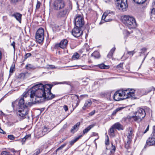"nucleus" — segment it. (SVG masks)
<instances>
[{
	"mask_svg": "<svg viewBox=\"0 0 155 155\" xmlns=\"http://www.w3.org/2000/svg\"><path fill=\"white\" fill-rule=\"evenodd\" d=\"M53 85L47 84L43 85L41 84L35 85L30 89L24 93L23 97L19 100L18 104V108L17 114L21 120L25 118L28 114V109L25 101L26 98L28 97L31 98V103L28 102L31 105V103L35 104L43 102L45 99L47 100H51L55 97V95L51 92Z\"/></svg>",
	"mask_w": 155,
	"mask_h": 155,
	"instance_id": "obj_1",
	"label": "nucleus"
},
{
	"mask_svg": "<svg viewBox=\"0 0 155 155\" xmlns=\"http://www.w3.org/2000/svg\"><path fill=\"white\" fill-rule=\"evenodd\" d=\"M123 22L130 29L135 28L137 25L135 18L132 16L125 15L123 17Z\"/></svg>",
	"mask_w": 155,
	"mask_h": 155,
	"instance_id": "obj_2",
	"label": "nucleus"
},
{
	"mask_svg": "<svg viewBox=\"0 0 155 155\" xmlns=\"http://www.w3.org/2000/svg\"><path fill=\"white\" fill-rule=\"evenodd\" d=\"M134 114L135 116H132L131 118H133L134 121L138 122H140L146 115L144 110L139 107L137 109V111Z\"/></svg>",
	"mask_w": 155,
	"mask_h": 155,
	"instance_id": "obj_3",
	"label": "nucleus"
},
{
	"mask_svg": "<svg viewBox=\"0 0 155 155\" xmlns=\"http://www.w3.org/2000/svg\"><path fill=\"white\" fill-rule=\"evenodd\" d=\"M115 2L117 8L123 11L126 10L128 7L127 0H116Z\"/></svg>",
	"mask_w": 155,
	"mask_h": 155,
	"instance_id": "obj_4",
	"label": "nucleus"
},
{
	"mask_svg": "<svg viewBox=\"0 0 155 155\" xmlns=\"http://www.w3.org/2000/svg\"><path fill=\"white\" fill-rule=\"evenodd\" d=\"M44 38V30L42 28H39L37 31L35 35L36 41L39 43H42Z\"/></svg>",
	"mask_w": 155,
	"mask_h": 155,
	"instance_id": "obj_5",
	"label": "nucleus"
},
{
	"mask_svg": "<svg viewBox=\"0 0 155 155\" xmlns=\"http://www.w3.org/2000/svg\"><path fill=\"white\" fill-rule=\"evenodd\" d=\"M65 6L63 0H55L53 3V8L55 10H59L64 8Z\"/></svg>",
	"mask_w": 155,
	"mask_h": 155,
	"instance_id": "obj_6",
	"label": "nucleus"
},
{
	"mask_svg": "<svg viewBox=\"0 0 155 155\" xmlns=\"http://www.w3.org/2000/svg\"><path fill=\"white\" fill-rule=\"evenodd\" d=\"M134 89L130 90L129 89H127L122 91L121 93L123 98L125 99L130 97H134Z\"/></svg>",
	"mask_w": 155,
	"mask_h": 155,
	"instance_id": "obj_7",
	"label": "nucleus"
},
{
	"mask_svg": "<svg viewBox=\"0 0 155 155\" xmlns=\"http://www.w3.org/2000/svg\"><path fill=\"white\" fill-rule=\"evenodd\" d=\"M74 24L77 28L82 27L84 24V18L80 15H78L75 20Z\"/></svg>",
	"mask_w": 155,
	"mask_h": 155,
	"instance_id": "obj_8",
	"label": "nucleus"
},
{
	"mask_svg": "<svg viewBox=\"0 0 155 155\" xmlns=\"http://www.w3.org/2000/svg\"><path fill=\"white\" fill-rule=\"evenodd\" d=\"M134 130L130 127H129L127 129V143H131L132 139L133 138L134 134Z\"/></svg>",
	"mask_w": 155,
	"mask_h": 155,
	"instance_id": "obj_9",
	"label": "nucleus"
},
{
	"mask_svg": "<svg viewBox=\"0 0 155 155\" xmlns=\"http://www.w3.org/2000/svg\"><path fill=\"white\" fill-rule=\"evenodd\" d=\"M68 41L66 39H64L58 44L55 45V47L57 49L61 48L62 49L66 48L68 45Z\"/></svg>",
	"mask_w": 155,
	"mask_h": 155,
	"instance_id": "obj_10",
	"label": "nucleus"
},
{
	"mask_svg": "<svg viewBox=\"0 0 155 155\" xmlns=\"http://www.w3.org/2000/svg\"><path fill=\"white\" fill-rule=\"evenodd\" d=\"M110 14L112 15H114L113 12H111L110 10L107 11V12L104 13L102 17V20H104L106 22H108L111 21L112 20L111 19H109L108 18V16H110V15H109Z\"/></svg>",
	"mask_w": 155,
	"mask_h": 155,
	"instance_id": "obj_11",
	"label": "nucleus"
},
{
	"mask_svg": "<svg viewBox=\"0 0 155 155\" xmlns=\"http://www.w3.org/2000/svg\"><path fill=\"white\" fill-rule=\"evenodd\" d=\"M83 33V31L79 28H74L72 30V34L75 37H80Z\"/></svg>",
	"mask_w": 155,
	"mask_h": 155,
	"instance_id": "obj_12",
	"label": "nucleus"
},
{
	"mask_svg": "<svg viewBox=\"0 0 155 155\" xmlns=\"http://www.w3.org/2000/svg\"><path fill=\"white\" fill-rule=\"evenodd\" d=\"M147 144L149 146H155V136L151 134L150 137L147 140Z\"/></svg>",
	"mask_w": 155,
	"mask_h": 155,
	"instance_id": "obj_13",
	"label": "nucleus"
},
{
	"mask_svg": "<svg viewBox=\"0 0 155 155\" xmlns=\"http://www.w3.org/2000/svg\"><path fill=\"white\" fill-rule=\"evenodd\" d=\"M121 97L122 96L121 93L119 91H116L114 95V99L115 101H119L124 99L123 97L122 98Z\"/></svg>",
	"mask_w": 155,
	"mask_h": 155,
	"instance_id": "obj_14",
	"label": "nucleus"
},
{
	"mask_svg": "<svg viewBox=\"0 0 155 155\" xmlns=\"http://www.w3.org/2000/svg\"><path fill=\"white\" fill-rule=\"evenodd\" d=\"M22 15L19 13L16 12L12 15V17H14L20 23H21Z\"/></svg>",
	"mask_w": 155,
	"mask_h": 155,
	"instance_id": "obj_15",
	"label": "nucleus"
},
{
	"mask_svg": "<svg viewBox=\"0 0 155 155\" xmlns=\"http://www.w3.org/2000/svg\"><path fill=\"white\" fill-rule=\"evenodd\" d=\"M80 123L78 122L76 123L75 125L72 128L70 132L71 133L74 134L77 131L78 129V128L80 126Z\"/></svg>",
	"mask_w": 155,
	"mask_h": 155,
	"instance_id": "obj_16",
	"label": "nucleus"
},
{
	"mask_svg": "<svg viewBox=\"0 0 155 155\" xmlns=\"http://www.w3.org/2000/svg\"><path fill=\"white\" fill-rule=\"evenodd\" d=\"M115 129L118 130H123V126L119 123H116L112 125Z\"/></svg>",
	"mask_w": 155,
	"mask_h": 155,
	"instance_id": "obj_17",
	"label": "nucleus"
},
{
	"mask_svg": "<svg viewBox=\"0 0 155 155\" xmlns=\"http://www.w3.org/2000/svg\"><path fill=\"white\" fill-rule=\"evenodd\" d=\"M67 12L68 11L66 9H64L61 11L58 12V16L60 17L64 16L66 15Z\"/></svg>",
	"mask_w": 155,
	"mask_h": 155,
	"instance_id": "obj_18",
	"label": "nucleus"
},
{
	"mask_svg": "<svg viewBox=\"0 0 155 155\" xmlns=\"http://www.w3.org/2000/svg\"><path fill=\"white\" fill-rule=\"evenodd\" d=\"M92 102L91 100H88L86 101L83 107L84 110H85L87 108L89 107L91 104Z\"/></svg>",
	"mask_w": 155,
	"mask_h": 155,
	"instance_id": "obj_19",
	"label": "nucleus"
},
{
	"mask_svg": "<svg viewBox=\"0 0 155 155\" xmlns=\"http://www.w3.org/2000/svg\"><path fill=\"white\" fill-rule=\"evenodd\" d=\"M95 125V124H92L88 126L86 128L83 130V135L87 133Z\"/></svg>",
	"mask_w": 155,
	"mask_h": 155,
	"instance_id": "obj_20",
	"label": "nucleus"
},
{
	"mask_svg": "<svg viewBox=\"0 0 155 155\" xmlns=\"http://www.w3.org/2000/svg\"><path fill=\"white\" fill-rule=\"evenodd\" d=\"M152 4L153 6L150 13L151 16V17L155 18V2H153Z\"/></svg>",
	"mask_w": 155,
	"mask_h": 155,
	"instance_id": "obj_21",
	"label": "nucleus"
},
{
	"mask_svg": "<svg viewBox=\"0 0 155 155\" xmlns=\"http://www.w3.org/2000/svg\"><path fill=\"white\" fill-rule=\"evenodd\" d=\"M115 129L113 126L110 127V130L109 131V135L112 137H114V129Z\"/></svg>",
	"mask_w": 155,
	"mask_h": 155,
	"instance_id": "obj_22",
	"label": "nucleus"
},
{
	"mask_svg": "<svg viewBox=\"0 0 155 155\" xmlns=\"http://www.w3.org/2000/svg\"><path fill=\"white\" fill-rule=\"evenodd\" d=\"M47 128L46 127H44L41 132V134H38V135H39V136L41 137L43 136L47 132Z\"/></svg>",
	"mask_w": 155,
	"mask_h": 155,
	"instance_id": "obj_23",
	"label": "nucleus"
},
{
	"mask_svg": "<svg viewBox=\"0 0 155 155\" xmlns=\"http://www.w3.org/2000/svg\"><path fill=\"white\" fill-rule=\"evenodd\" d=\"M116 48L115 47H113L110 51L108 54L107 56L109 58H110L112 57L113 53L115 51Z\"/></svg>",
	"mask_w": 155,
	"mask_h": 155,
	"instance_id": "obj_24",
	"label": "nucleus"
},
{
	"mask_svg": "<svg viewBox=\"0 0 155 155\" xmlns=\"http://www.w3.org/2000/svg\"><path fill=\"white\" fill-rule=\"evenodd\" d=\"M25 68L28 70H34L36 68L35 66L31 64H27Z\"/></svg>",
	"mask_w": 155,
	"mask_h": 155,
	"instance_id": "obj_25",
	"label": "nucleus"
},
{
	"mask_svg": "<svg viewBox=\"0 0 155 155\" xmlns=\"http://www.w3.org/2000/svg\"><path fill=\"white\" fill-rule=\"evenodd\" d=\"M124 108V107H119L117 109H116L115 110H114L113 112H112V116H114L116 115V113L119 111L123 109Z\"/></svg>",
	"mask_w": 155,
	"mask_h": 155,
	"instance_id": "obj_26",
	"label": "nucleus"
},
{
	"mask_svg": "<svg viewBox=\"0 0 155 155\" xmlns=\"http://www.w3.org/2000/svg\"><path fill=\"white\" fill-rule=\"evenodd\" d=\"M91 56L94 58H98L100 57V54L98 51H95L91 54Z\"/></svg>",
	"mask_w": 155,
	"mask_h": 155,
	"instance_id": "obj_27",
	"label": "nucleus"
},
{
	"mask_svg": "<svg viewBox=\"0 0 155 155\" xmlns=\"http://www.w3.org/2000/svg\"><path fill=\"white\" fill-rule=\"evenodd\" d=\"M97 66L101 69H107L109 68V66L106 65L104 64H98L97 65Z\"/></svg>",
	"mask_w": 155,
	"mask_h": 155,
	"instance_id": "obj_28",
	"label": "nucleus"
},
{
	"mask_svg": "<svg viewBox=\"0 0 155 155\" xmlns=\"http://www.w3.org/2000/svg\"><path fill=\"white\" fill-rule=\"evenodd\" d=\"M79 57L80 55L79 54L77 53H76L74 54L72 56V58L73 60H75L78 59L79 58Z\"/></svg>",
	"mask_w": 155,
	"mask_h": 155,
	"instance_id": "obj_29",
	"label": "nucleus"
},
{
	"mask_svg": "<svg viewBox=\"0 0 155 155\" xmlns=\"http://www.w3.org/2000/svg\"><path fill=\"white\" fill-rule=\"evenodd\" d=\"M133 1L138 4H142L144 3L146 0H133Z\"/></svg>",
	"mask_w": 155,
	"mask_h": 155,
	"instance_id": "obj_30",
	"label": "nucleus"
},
{
	"mask_svg": "<svg viewBox=\"0 0 155 155\" xmlns=\"http://www.w3.org/2000/svg\"><path fill=\"white\" fill-rule=\"evenodd\" d=\"M15 70V65H12L10 67V73L12 74L13 72Z\"/></svg>",
	"mask_w": 155,
	"mask_h": 155,
	"instance_id": "obj_31",
	"label": "nucleus"
},
{
	"mask_svg": "<svg viewBox=\"0 0 155 155\" xmlns=\"http://www.w3.org/2000/svg\"><path fill=\"white\" fill-rule=\"evenodd\" d=\"M112 146L111 148L110 152L112 153H114L116 150V147L114 145L113 143H111Z\"/></svg>",
	"mask_w": 155,
	"mask_h": 155,
	"instance_id": "obj_32",
	"label": "nucleus"
},
{
	"mask_svg": "<svg viewBox=\"0 0 155 155\" xmlns=\"http://www.w3.org/2000/svg\"><path fill=\"white\" fill-rule=\"evenodd\" d=\"M155 88L153 87H152L149 88H148V89L147 90V92H146L145 93V94H147L148 93L151 92L152 91H155Z\"/></svg>",
	"mask_w": 155,
	"mask_h": 155,
	"instance_id": "obj_33",
	"label": "nucleus"
},
{
	"mask_svg": "<svg viewBox=\"0 0 155 155\" xmlns=\"http://www.w3.org/2000/svg\"><path fill=\"white\" fill-rule=\"evenodd\" d=\"M41 3L39 1H37V4L36 5V8H35V10H38L40 7V5H41Z\"/></svg>",
	"mask_w": 155,
	"mask_h": 155,
	"instance_id": "obj_34",
	"label": "nucleus"
},
{
	"mask_svg": "<svg viewBox=\"0 0 155 155\" xmlns=\"http://www.w3.org/2000/svg\"><path fill=\"white\" fill-rule=\"evenodd\" d=\"M117 68L119 70H121L123 68V63H120L117 65Z\"/></svg>",
	"mask_w": 155,
	"mask_h": 155,
	"instance_id": "obj_35",
	"label": "nucleus"
},
{
	"mask_svg": "<svg viewBox=\"0 0 155 155\" xmlns=\"http://www.w3.org/2000/svg\"><path fill=\"white\" fill-rule=\"evenodd\" d=\"M1 155H14L12 154L11 153H10L4 151H3L1 153Z\"/></svg>",
	"mask_w": 155,
	"mask_h": 155,
	"instance_id": "obj_36",
	"label": "nucleus"
},
{
	"mask_svg": "<svg viewBox=\"0 0 155 155\" xmlns=\"http://www.w3.org/2000/svg\"><path fill=\"white\" fill-rule=\"evenodd\" d=\"M91 67L90 66L85 65L82 66L81 69L83 70H90L89 68Z\"/></svg>",
	"mask_w": 155,
	"mask_h": 155,
	"instance_id": "obj_37",
	"label": "nucleus"
},
{
	"mask_svg": "<svg viewBox=\"0 0 155 155\" xmlns=\"http://www.w3.org/2000/svg\"><path fill=\"white\" fill-rule=\"evenodd\" d=\"M66 144L65 143L64 144L61 145L56 150V152H57L58 150H62V148L66 146Z\"/></svg>",
	"mask_w": 155,
	"mask_h": 155,
	"instance_id": "obj_38",
	"label": "nucleus"
},
{
	"mask_svg": "<svg viewBox=\"0 0 155 155\" xmlns=\"http://www.w3.org/2000/svg\"><path fill=\"white\" fill-rule=\"evenodd\" d=\"M135 53V52L134 51H127V54H128L129 55L131 56H133Z\"/></svg>",
	"mask_w": 155,
	"mask_h": 155,
	"instance_id": "obj_39",
	"label": "nucleus"
},
{
	"mask_svg": "<svg viewBox=\"0 0 155 155\" xmlns=\"http://www.w3.org/2000/svg\"><path fill=\"white\" fill-rule=\"evenodd\" d=\"M8 138L10 140H13L15 139V137L12 135H9L8 136Z\"/></svg>",
	"mask_w": 155,
	"mask_h": 155,
	"instance_id": "obj_40",
	"label": "nucleus"
},
{
	"mask_svg": "<svg viewBox=\"0 0 155 155\" xmlns=\"http://www.w3.org/2000/svg\"><path fill=\"white\" fill-rule=\"evenodd\" d=\"M107 139L106 140L105 142V144L107 145H108L109 144V139L108 138V136H107Z\"/></svg>",
	"mask_w": 155,
	"mask_h": 155,
	"instance_id": "obj_41",
	"label": "nucleus"
},
{
	"mask_svg": "<svg viewBox=\"0 0 155 155\" xmlns=\"http://www.w3.org/2000/svg\"><path fill=\"white\" fill-rule=\"evenodd\" d=\"M153 131L151 134H152L153 136H155V126H154L153 127Z\"/></svg>",
	"mask_w": 155,
	"mask_h": 155,
	"instance_id": "obj_42",
	"label": "nucleus"
},
{
	"mask_svg": "<svg viewBox=\"0 0 155 155\" xmlns=\"http://www.w3.org/2000/svg\"><path fill=\"white\" fill-rule=\"evenodd\" d=\"M147 49L145 48H142L141 50V53H144L146 51Z\"/></svg>",
	"mask_w": 155,
	"mask_h": 155,
	"instance_id": "obj_43",
	"label": "nucleus"
},
{
	"mask_svg": "<svg viewBox=\"0 0 155 155\" xmlns=\"http://www.w3.org/2000/svg\"><path fill=\"white\" fill-rule=\"evenodd\" d=\"M83 135H80L78 136V137H76L74 139V140L76 142L80 138H81Z\"/></svg>",
	"mask_w": 155,
	"mask_h": 155,
	"instance_id": "obj_44",
	"label": "nucleus"
},
{
	"mask_svg": "<svg viewBox=\"0 0 155 155\" xmlns=\"http://www.w3.org/2000/svg\"><path fill=\"white\" fill-rule=\"evenodd\" d=\"M63 109L65 112H66L68 110V106L66 105H64L63 106Z\"/></svg>",
	"mask_w": 155,
	"mask_h": 155,
	"instance_id": "obj_45",
	"label": "nucleus"
},
{
	"mask_svg": "<svg viewBox=\"0 0 155 155\" xmlns=\"http://www.w3.org/2000/svg\"><path fill=\"white\" fill-rule=\"evenodd\" d=\"M126 143L125 145V147H126V148H127V149H128L129 147H130V143Z\"/></svg>",
	"mask_w": 155,
	"mask_h": 155,
	"instance_id": "obj_46",
	"label": "nucleus"
},
{
	"mask_svg": "<svg viewBox=\"0 0 155 155\" xmlns=\"http://www.w3.org/2000/svg\"><path fill=\"white\" fill-rule=\"evenodd\" d=\"M31 55V54L30 53H27L25 55V58H28L30 57Z\"/></svg>",
	"mask_w": 155,
	"mask_h": 155,
	"instance_id": "obj_47",
	"label": "nucleus"
},
{
	"mask_svg": "<svg viewBox=\"0 0 155 155\" xmlns=\"http://www.w3.org/2000/svg\"><path fill=\"white\" fill-rule=\"evenodd\" d=\"M95 110H93L92 111H91V112L89 114V115L92 116L95 114Z\"/></svg>",
	"mask_w": 155,
	"mask_h": 155,
	"instance_id": "obj_48",
	"label": "nucleus"
},
{
	"mask_svg": "<svg viewBox=\"0 0 155 155\" xmlns=\"http://www.w3.org/2000/svg\"><path fill=\"white\" fill-rule=\"evenodd\" d=\"M28 137H30V135H27L25 136L23 139V140H25L27 139H28Z\"/></svg>",
	"mask_w": 155,
	"mask_h": 155,
	"instance_id": "obj_49",
	"label": "nucleus"
},
{
	"mask_svg": "<svg viewBox=\"0 0 155 155\" xmlns=\"http://www.w3.org/2000/svg\"><path fill=\"white\" fill-rule=\"evenodd\" d=\"M111 95V93L108 92L107 93L106 96L108 98H109Z\"/></svg>",
	"mask_w": 155,
	"mask_h": 155,
	"instance_id": "obj_50",
	"label": "nucleus"
},
{
	"mask_svg": "<svg viewBox=\"0 0 155 155\" xmlns=\"http://www.w3.org/2000/svg\"><path fill=\"white\" fill-rule=\"evenodd\" d=\"M149 129V125H148L145 131L143 132V134L146 133L148 130Z\"/></svg>",
	"mask_w": 155,
	"mask_h": 155,
	"instance_id": "obj_51",
	"label": "nucleus"
},
{
	"mask_svg": "<svg viewBox=\"0 0 155 155\" xmlns=\"http://www.w3.org/2000/svg\"><path fill=\"white\" fill-rule=\"evenodd\" d=\"M69 9L70 10H71L72 8V5L71 2H69Z\"/></svg>",
	"mask_w": 155,
	"mask_h": 155,
	"instance_id": "obj_52",
	"label": "nucleus"
},
{
	"mask_svg": "<svg viewBox=\"0 0 155 155\" xmlns=\"http://www.w3.org/2000/svg\"><path fill=\"white\" fill-rule=\"evenodd\" d=\"M11 45L13 47V48L14 49H15V41H13L11 44Z\"/></svg>",
	"mask_w": 155,
	"mask_h": 155,
	"instance_id": "obj_53",
	"label": "nucleus"
},
{
	"mask_svg": "<svg viewBox=\"0 0 155 155\" xmlns=\"http://www.w3.org/2000/svg\"><path fill=\"white\" fill-rule=\"evenodd\" d=\"M76 142L75 141L74 139L73 140H71L70 141V143L71 145H73L75 142Z\"/></svg>",
	"mask_w": 155,
	"mask_h": 155,
	"instance_id": "obj_54",
	"label": "nucleus"
},
{
	"mask_svg": "<svg viewBox=\"0 0 155 155\" xmlns=\"http://www.w3.org/2000/svg\"><path fill=\"white\" fill-rule=\"evenodd\" d=\"M48 68H54V66L53 65H48Z\"/></svg>",
	"mask_w": 155,
	"mask_h": 155,
	"instance_id": "obj_55",
	"label": "nucleus"
},
{
	"mask_svg": "<svg viewBox=\"0 0 155 155\" xmlns=\"http://www.w3.org/2000/svg\"><path fill=\"white\" fill-rule=\"evenodd\" d=\"M57 84H68V82L66 81L58 83Z\"/></svg>",
	"mask_w": 155,
	"mask_h": 155,
	"instance_id": "obj_56",
	"label": "nucleus"
},
{
	"mask_svg": "<svg viewBox=\"0 0 155 155\" xmlns=\"http://www.w3.org/2000/svg\"><path fill=\"white\" fill-rule=\"evenodd\" d=\"M85 47L86 48H85L84 50H86L87 51H89V48H87V47H88L89 46L87 45H85Z\"/></svg>",
	"mask_w": 155,
	"mask_h": 155,
	"instance_id": "obj_57",
	"label": "nucleus"
},
{
	"mask_svg": "<svg viewBox=\"0 0 155 155\" xmlns=\"http://www.w3.org/2000/svg\"><path fill=\"white\" fill-rule=\"evenodd\" d=\"M40 153V151L39 150H38L35 153V155H38Z\"/></svg>",
	"mask_w": 155,
	"mask_h": 155,
	"instance_id": "obj_58",
	"label": "nucleus"
},
{
	"mask_svg": "<svg viewBox=\"0 0 155 155\" xmlns=\"http://www.w3.org/2000/svg\"><path fill=\"white\" fill-rule=\"evenodd\" d=\"M0 133L4 134H5L6 133L2 129L0 128Z\"/></svg>",
	"mask_w": 155,
	"mask_h": 155,
	"instance_id": "obj_59",
	"label": "nucleus"
},
{
	"mask_svg": "<svg viewBox=\"0 0 155 155\" xmlns=\"http://www.w3.org/2000/svg\"><path fill=\"white\" fill-rule=\"evenodd\" d=\"M129 153H130L129 155H133L132 152H130V151H128V153H127V154L128 155L129 154Z\"/></svg>",
	"mask_w": 155,
	"mask_h": 155,
	"instance_id": "obj_60",
	"label": "nucleus"
},
{
	"mask_svg": "<svg viewBox=\"0 0 155 155\" xmlns=\"http://www.w3.org/2000/svg\"><path fill=\"white\" fill-rule=\"evenodd\" d=\"M98 135V134L94 132L93 133V136H96Z\"/></svg>",
	"mask_w": 155,
	"mask_h": 155,
	"instance_id": "obj_61",
	"label": "nucleus"
},
{
	"mask_svg": "<svg viewBox=\"0 0 155 155\" xmlns=\"http://www.w3.org/2000/svg\"><path fill=\"white\" fill-rule=\"evenodd\" d=\"M74 97H76L78 99H79V96L78 95H74Z\"/></svg>",
	"mask_w": 155,
	"mask_h": 155,
	"instance_id": "obj_62",
	"label": "nucleus"
},
{
	"mask_svg": "<svg viewBox=\"0 0 155 155\" xmlns=\"http://www.w3.org/2000/svg\"><path fill=\"white\" fill-rule=\"evenodd\" d=\"M83 82H85L86 83V85H87V84L88 83L87 82H86L85 81H82Z\"/></svg>",
	"mask_w": 155,
	"mask_h": 155,
	"instance_id": "obj_63",
	"label": "nucleus"
},
{
	"mask_svg": "<svg viewBox=\"0 0 155 155\" xmlns=\"http://www.w3.org/2000/svg\"><path fill=\"white\" fill-rule=\"evenodd\" d=\"M79 104V103L78 102V101L77 103H76V107H77L78 105Z\"/></svg>",
	"mask_w": 155,
	"mask_h": 155,
	"instance_id": "obj_64",
	"label": "nucleus"
}]
</instances>
